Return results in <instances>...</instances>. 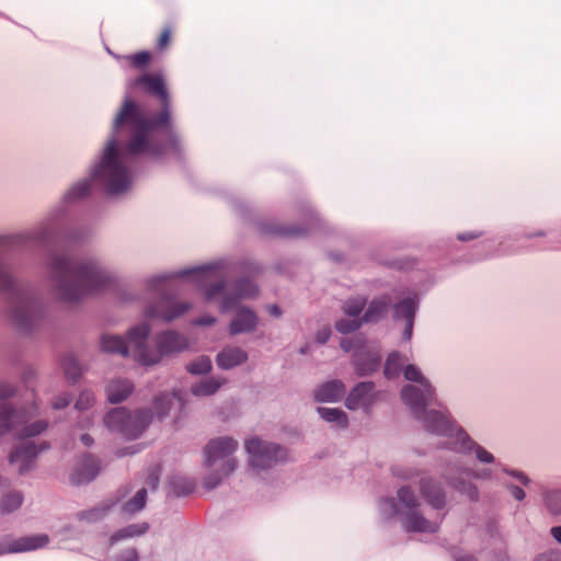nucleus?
<instances>
[{
    "mask_svg": "<svg viewBox=\"0 0 561 561\" xmlns=\"http://www.w3.org/2000/svg\"><path fill=\"white\" fill-rule=\"evenodd\" d=\"M131 87H144L147 93L160 101L161 111L157 115L146 116L131 99H125L114 119L113 128L117 131L123 125L129 126L130 136L124 146L126 154L160 157L165 151L164 146L152 133L157 128L169 126L171 122V98L164 79L161 75L145 73L136 78Z\"/></svg>",
    "mask_w": 561,
    "mask_h": 561,
    "instance_id": "f257e3e1",
    "label": "nucleus"
},
{
    "mask_svg": "<svg viewBox=\"0 0 561 561\" xmlns=\"http://www.w3.org/2000/svg\"><path fill=\"white\" fill-rule=\"evenodd\" d=\"M50 265L58 296L65 301H76L87 294L106 288L110 283L105 272L92 262L80 263L55 256Z\"/></svg>",
    "mask_w": 561,
    "mask_h": 561,
    "instance_id": "f03ea898",
    "label": "nucleus"
},
{
    "mask_svg": "<svg viewBox=\"0 0 561 561\" xmlns=\"http://www.w3.org/2000/svg\"><path fill=\"white\" fill-rule=\"evenodd\" d=\"M36 415V409L15 411L7 403L0 404V436L13 431L22 440L10 454L9 461L11 465H19V472L22 474L30 469V463L42 450L48 448L47 445L38 447L28 438L43 433L48 424L44 420L31 422Z\"/></svg>",
    "mask_w": 561,
    "mask_h": 561,
    "instance_id": "7ed1b4c3",
    "label": "nucleus"
},
{
    "mask_svg": "<svg viewBox=\"0 0 561 561\" xmlns=\"http://www.w3.org/2000/svg\"><path fill=\"white\" fill-rule=\"evenodd\" d=\"M434 399L435 388L431 383L419 385V387L407 385L401 390V400L416 419L423 420L425 428L428 432L447 436L454 432L450 419L438 411L425 413V409L434 403Z\"/></svg>",
    "mask_w": 561,
    "mask_h": 561,
    "instance_id": "20e7f679",
    "label": "nucleus"
},
{
    "mask_svg": "<svg viewBox=\"0 0 561 561\" xmlns=\"http://www.w3.org/2000/svg\"><path fill=\"white\" fill-rule=\"evenodd\" d=\"M150 328L140 324L130 329V343L135 346V359L142 365L158 364L163 356L172 355L187 348L184 335L175 331H165L157 335L156 348H149L147 339Z\"/></svg>",
    "mask_w": 561,
    "mask_h": 561,
    "instance_id": "39448f33",
    "label": "nucleus"
},
{
    "mask_svg": "<svg viewBox=\"0 0 561 561\" xmlns=\"http://www.w3.org/2000/svg\"><path fill=\"white\" fill-rule=\"evenodd\" d=\"M92 176L102 181L110 194L122 193L128 188L130 174L121 160L118 144L115 137L107 141L103 158L94 168Z\"/></svg>",
    "mask_w": 561,
    "mask_h": 561,
    "instance_id": "423d86ee",
    "label": "nucleus"
},
{
    "mask_svg": "<svg viewBox=\"0 0 561 561\" xmlns=\"http://www.w3.org/2000/svg\"><path fill=\"white\" fill-rule=\"evenodd\" d=\"M152 421L150 410L141 409L134 412L125 408L111 410L103 419L108 431L118 433L127 439L138 438Z\"/></svg>",
    "mask_w": 561,
    "mask_h": 561,
    "instance_id": "0eeeda50",
    "label": "nucleus"
},
{
    "mask_svg": "<svg viewBox=\"0 0 561 561\" xmlns=\"http://www.w3.org/2000/svg\"><path fill=\"white\" fill-rule=\"evenodd\" d=\"M420 502L410 486H402L398 490L397 513L408 531L435 533L438 529V522L426 519L420 512Z\"/></svg>",
    "mask_w": 561,
    "mask_h": 561,
    "instance_id": "6e6552de",
    "label": "nucleus"
},
{
    "mask_svg": "<svg viewBox=\"0 0 561 561\" xmlns=\"http://www.w3.org/2000/svg\"><path fill=\"white\" fill-rule=\"evenodd\" d=\"M237 448L238 442L231 437L210 439L204 448V465L211 468L220 462L221 474L227 476L236 469V460L232 454Z\"/></svg>",
    "mask_w": 561,
    "mask_h": 561,
    "instance_id": "1a4fd4ad",
    "label": "nucleus"
},
{
    "mask_svg": "<svg viewBox=\"0 0 561 561\" xmlns=\"http://www.w3.org/2000/svg\"><path fill=\"white\" fill-rule=\"evenodd\" d=\"M245 449L249 454L250 463L254 468H271L287 459V451L282 446L264 442L257 437L247 440Z\"/></svg>",
    "mask_w": 561,
    "mask_h": 561,
    "instance_id": "9d476101",
    "label": "nucleus"
},
{
    "mask_svg": "<svg viewBox=\"0 0 561 561\" xmlns=\"http://www.w3.org/2000/svg\"><path fill=\"white\" fill-rule=\"evenodd\" d=\"M49 538L45 534L25 536L18 539L5 537L0 541V556L32 551L45 547Z\"/></svg>",
    "mask_w": 561,
    "mask_h": 561,
    "instance_id": "9b49d317",
    "label": "nucleus"
},
{
    "mask_svg": "<svg viewBox=\"0 0 561 561\" xmlns=\"http://www.w3.org/2000/svg\"><path fill=\"white\" fill-rule=\"evenodd\" d=\"M100 469V460L90 454H85L78 460L70 474V482L75 485L89 483L99 474Z\"/></svg>",
    "mask_w": 561,
    "mask_h": 561,
    "instance_id": "f8f14e48",
    "label": "nucleus"
},
{
    "mask_svg": "<svg viewBox=\"0 0 561 561\" xmlns=\"http://www.w3.org/2000/svg\"><path fill=\"white\" fill-rule=\"evenodd\" d=\"M191 308L190 304L176 302L170 297H163L156 306L149 307L147 314L151 318H160L164 321H172Z\"/></svg>",
    "mask_w": 561,
    "mask_h": 561,
    "instance_id": "ddd939ff",
    "label": "nucleus"
},
{
    "mask_svg": "<svg viewBox=\"0 0 561 561\" xmlns=\"http://www.w3.org/2000/svg\"><path fill=\"white\" fill-rule=\"evenodd\" d=\"M375 385L371 381H363L356 385L348 393L345 405L350 410L365 409L367 410L374 401Z\"/></svg>",
    "mask_w": 561,
    "mask_h": 561,
    "instance_id": "4468645a",
    "label": "nucleus"
},
{
    "mask_svg": "<svg viewBox=\"0 0 561 561\" xmlns=\"http://www.w3.org/2000/svg\"><path fill=\"white\" fill-rule=\"evenodd\" d=\"M424 500L434 508L442 510L446 505V494L440 484L430 478H423L420 485Z\"/></svg>",
    "mask_w": 561,
    "mask_h": 561,
    "instance_id": "2eb2a0df",
    "label": "nucleus"
},
{
    "mask_svg": "<svg viewBox=\"0 0 561 561\" xmlns=\"http://www.w3.org/2000/svg\"><path fill=\"white\" fill-rule=\"evenodd\" d=\"M257 317L255 312L249 308L242 307L238 310L236 317L229 325L230 335L252 332L256 329Z\"/></svg>",
    "mask_w": 561,
    "mask_h": 561,
    "instance_id": "dca6fc26",
    "label": "nucleus"
},
{
    "mask_svg": "<svg viewBox=\"0 0 561 561\" xmlns=\"http://www.w3.org/2000/svg\"><path fill=\"white\" fill-rule=\"evenodd\" d=\"M345 386L341 380L334 379L320 385L313 391L317 402H335L345 394Z\"/></svg>",
    "mask_w": 561,
    "mask_h": 561,
    "instance_id": "f3484780",
    "label": "nucleus"
},
{
    "mask_svg": "<svg viewBox=\"0 0 561 561\" xmlns=\"http://www.w3.org/2000/svg\"><path fill=\"white\" fill-rule=\"evenodd\" d=\"M381 357L377 352L358 351L354 363L358 376H367L378 369Z\"/></svg>",
    "mask_w": 561,
    "mask_h": 561,
    "instance_id": "a211bd4d",
    "label": "nucleus"
},
{
    "mask_svg": "<svg viewBox=\"0 0 561 561\" xmlns=\"http://www.w3.org/2000/svg\"><path fill=\"white\" fill-rule=\"evenodd\" d=\"M101 346L107 353H117L125 356L131 352L135 357V346L130 343V331L128 332L127 342L118 335H103Z\"/></svg>",
    "mask_w": 561,
    "mask_h": 561,
    "instance_id": "6ab92c4d",
    "label": "nucleus"
},
{
    "mask_svg": "<svg viewBox=\"0 0 561 561\" xmlns=\"http://www.w3.org/2000/svg\"><path fill=\"white\" fill-rule=\"evenodd\" d=\"M237 291H238V294L236 297L228 296V295L224 297L222 302L220 305V310L222 312L231 309L237 304V301L241 298H252V297L256 296L257 288L253 282L248 280V279H242L237 284Z\"/></svg>",
    "mask_w": 561,
    "mask_h": 561,
    "instance_id": "aec40b11",
    "label": "nucleus"
},
{
    "mask_svg": "<svg viewBox=\"0 0 561 561\" xmlns=\"http://www.w3.org/2000/svg\"><path fill=\"white\" fill-rule=\"evenodd\" d=\"M456 432L457 435V444H459L458 450L460 451H470L472 448H476L477 457L482 462H492L493 456L491 453L485 450L483 447L477 445L462 430L454 426V432L450 434L453 435Z\"/></svg>",
    "mask_w": 561,
    "mask_h": 561,
    "instance_id": "412c9836",
    "label": "nucleus"
},
{
    "mask_svg": "<svg viewBox=\"0 0 561 561\" xmlns=\"http://www.w3.org/2000/svg\"><path fill=\"white\" fill-rule=\"evenodd\" d=\"M248 359L247 353L240 347H226L218 353L216 362L222 369H231Z\"/></svg>",
    "mask_w": 561,
    "mask_h": 561,
    "instance_id": "4be33fe9",
    "label": "nucleus"
},
{
    "mask_svg": "<svg viewBox=\"0 0 561 561\" xmlns=\"http://www.w3.org/2000/svg\"><path fill=\"white\" fill-rule=\"evenodd\" d=\"M390 304L391 299L386 295L373 299L368 305L362 321L365 323H374L381 320L387 314Z\"/></svg>",
    "mask_w": 561,
    "mask_h": 561,
    "instance_id": "5701e85b",
    "label": "nucleus"
},
{
    "mask_svg": "<svg viewBox=\"0 0 561 561\" xmlns=\"http://www.w3.org/2000/svg\"><path fill=\"white\" fill-rule=\"evenodd\" d=\"M133 383L126 379H116L106 387L107 399L112 403L124 401L133 391Z\"/></svg>",
    "mask_w": 561,
    "mask_h": 561,
    "instance_id": "b1692460",
    "label": "nucleus"
},
{
    "mask_svg": "<svg viewBox=\"0 0 561 561\" xmlns=\"http://www.w3.org/2000/svg\"><path fill=\"white\" fill-rule=\"evenodd\" d=\"M261 230L263 233L279 236L285 238L291 237H302L306 234V231L297 226H282L276 224H264L261 226Z\"/></svg>",
    "mask_w": 561,
    "mask_h": 561,
    "instance_id": "393cba45",
    "label": "nucleus"
},
{
    "mask_svg": "<svg viewBox=\"0 0 561 561\" xmlns=\"http://www.w3.org/2000/svg\"><path fill=\"white\" fill-rule=\"evenodd\" d=\"M114 505L113 502H104L91 510L82 511L78 513V518L85 523H95L104 518L111 507Z\"/></svg>",
    "mask_w": 561,
    "mask_h": 561,
    "instance_id": "a878e982",
    "label": "nucleus"
},
{
    "mask_svg": "<svg viewBox=\"0 0 561 561\" xmlns=\"http://www.w3.org/2000/svg\"><path fill=\"white\" fill-rule=\"evenodd\" d=\"M404 362L405 359L399 352L389 354L383 367L385 377L388 379L397 378L400 375Z\"/></svg>",
    "mask_w": 561,
    "mask_h": 561,
    "instance_id": "bb28decb",
    "label": "nucleus"
},
{
    "mask_svg": "<svg viewBox=\"0 0 561 561\" xmlns=\"http://www.w3.org/2000/svg\"><path fill=\"white\" fill-rule=\"evenodd\" d=\"M415 302L411 298H405L393 306V318L396 320L403 319L405 322L414 320Z\"/></svg>",
    "mask_w": 561,
    "mask_h": 561,
    "instance_id": "cd10ccee",
    "label": "nucleus"
},
{
    "mask_svg": "<svg viewBox=\"0 0 561 561\" xmlns=\"http://www.w3.org/2000/svg\"><path fill=\"white\" fill-rule=\"evenodd\" d=\"M320 416L330 423H336L339 427L347 426V415L340 409L335 408H318Z\"/></svg>",
    "mask_w": 561,
    "mask_h": 561,
    "instance_id": "c85d7f7f",
    "label": "nucleus"
},
{
    "mask_svg": "<svg viewBox=\"0 0 561 561\" xmlns=\"http://www.w3.org/2000/svg\"><path fill=\"white\" fill-rule=\"evenodd\" d=\"M148 528H149V526L147 523L128 525L127 527L122 528L118 531H116L111 537V541L116 542V541H119L125 538L140 536V535L145 534L148 530Z\"/></svg>",
    "mask_w": 561,
    "mask_h": 561,
    "instance_id": "c756f323",
    "label": "nucleus"
},
{
    "mask_svg": "<svg viewBox=\"0 0 561 561\" xmlns=\"http://www.w3.org/2000/svg\"><path fill=\"white\" fill-rule=\"evenodd\" d=\"M221 386V381L216 378H207L194 385L191 389L194 396L204 397L214 394Z\"/></svg>",
    "mask_w": 561,
    "mask_h": 561,
    "instance_id": "7c9ffc66",
    "label": "nucleus"
},
{
    "mask_svg": "<svg viewBox=\"0 0 561 561\" xmlns=\"http://www.w3.org/2000/svg\"><path fill=\"white\" fill-rule=\"evenodd\" d=\"M146 500H147V490L145 488H142L137 491V493L133 496V499H130L123 505L122 510L126 514H135L145 507Z\"/></svg>",
    "mask_w": 561,
    "mask_h": 561,
    "instance_id": "2f4dec72",
    "label": "nucleus"
},
{
    "mask_svg": "<svg viewBox=\"0 0 561 561\" xmlns=\"http://www.w3.org/2000/svg\"><path fill=\"white\" fill-rule=\"evenodd\" d=\"M122 59L126 60L134 69L145 70L148 68L152 59V55L147 50H141L133 55L124 56Z\"/></svg>",
    "mask_w": 561,
    "mask_h": 561,
    "instance_id": "473e14b6",
    "label": "nucleus"
},
{
    "mask_svg": "<svg viewBox=\"0 0 561 561\" xmlns=\"http://www.w3.org/2000/svg\"><path fill=\"white\" fill-rule=\"evenodd\" d=\"M23 497L20 492L12 491L3 496L0 502V511L3 514L18 510L22 504Z\"/></svg>",
    "mask_w": 561,
    "mask_h": 561,
    "instance_id": "72a5a7b5",
    "label": "nucleus"
},
{
    "mask_svg": "<svg viewBox=\"0 0 561 561\" xmlns=\"http://www.w3.org/2000/svg\"><path fill=\"white\" fill-rule=\"evenodd\" d=\"M61 365H62L65 376L69 380L76 381L80 377L81 367H80L78 360L76 359V357H73L72 355L65 356L62 358Z\"/></svg>",
    "mask_w": 561,
    "mask_h": 561,
    "instance_id": "f704fd0d",
    "label": "nucleus"
},
{
    "mask_svg": "<svg viewBox=\"0 0 561 561\" xmlns=\"http://www.w3.org/2000/svg\"><path fill=\"white\" fill-rule=\"evenodd\" d=\"M366 304H367V300L365 297L357 296L354 298H350L344 302L343 311L347 316L357 319V317L362 313Z\"/></svg>",
    "mask_w": 561,
    "mask_h": 561,
    "instance_id": "c9c22d12",
    "label": "nucleus"
},
{
    "mask_svg": "<svg viewBox=\"0 0 561 561\" xmlns=\"http://www.w3.org/2000/svg\"><path fill=\"white\" fill-rule=\"evenodd\" d=\"M175 394L164 393L156 398L154 400V410L157 416L161 420L165 417L169 413V410L172 405Z\"/></svg>",
    "mask_w": 561,
    "mask_h": 561,
    "instance_id": "e433bc0d",
    "label": "nucleus"
},
{
    "mask_svg": "<svg viewBox=\"0 0 561 561\" xmlns=\"http://www.w3.org/2000/svg\"><path fill=\"white\" fill-rule=\"evenodd\" d=\"M186 368L193 375L207 374L211 369V360L208 356H201L191 362Z\"/></svg>",
    "mask_w": 561,
    "mask_h": 561,
    "instance_id": "4c0bfd02",
    "label": "nucleus"
},
{
    "mask_svg": "<svg viewBox=\"0 0 561 561\" xmlns=\"http://www.w3.org/2000/svg\"><path fill=\"white\" fill-rule=\"evenodd\" d=\"M90 190V181L85 180L78 182L69 190V192L67 193V198L72 201L85 197L89 194Z\"/></svg>",
    "mask_w": 561,
    "mask_h": 561,
    "instance_id": "58836bf2",
    "label": "nucleus"
},
{
    "mask_svg": "<svg viewBox=\"0 0 561 561\" xmlns=\"http://www.w3.org/2000/svg\"><path fill=\"white\" fill-rule=\"evenodd\" d=\"M403 376L407 380L416 382L419 385L431 383L415 365H407L403 370Z\"/></svg>",
    "mask_w": 561,
    "mask_h": 561,
    "instance_id": "ea45409f",
    "label": "nucleus"
},
{
    "mask_svg": "<svg viewBox=\"0 0 561 561\" xmlns=\"http://www.w3.org/2000/svg\"><path fill=\"white\" fill-rule=\"evenodd\" d=\"M363 322L362 319L356 318L341 319L335 323V329L342 334H347L359 329Z\"/></svg>",
    "mask_w": 561,
    "mask_h": 561,
    "instance_id": "a19ab883",
    "label": "nucleus"
},
{
    "mask_svg": "<svg viewBox=\"0 0 561 561\" xmlns=\"http://www.w3.org/2000/svg\"><path fill=\"white\" fill-rule=\"evenodd\" d=\"M546 504L552 514H561V492L553 491L546 495Z\"/></svg>",
    "mask_w": 561,
    "mask_h": 561,
    "instance_id": "79ce46f5",
    "label": "nucleus"
},
{
    "mask_svg": "<svg viewBox=\"0 0 561 561\" xmlns=\"http://www.w3.org/2000/svg\"><path fill=\"white\" fill-rule=\"evenodd\" d=\"M94 403V396L91 391H82L76 401V409L79 411L88 410Z\"/></svg>",
    "mask_w": 561,
    "mask_h": 561,
    "instance_id": "37998d69",
    "label": "nucleus"
},
{
    "mask_svg": "<svg viewBox=\"0 0 561 561\" xmlns=\"http://www.w3.org/2000/svg\"><path fill=\"white\" fill-rule=\"evenodd\" d=\"M172 36V27L170 25H165L161 31L158 39H157V49L164 50L169 47Z\"/></svg>",
    "mask_w": 561,
    "mask_h": 561,
    "instance_id": "c03bdc74",
    "label": "nucleus"
},
{
    "mask_svg": "<svg viewBox=\"0 0 561 561\" xmlns=\"http://www.w3.org/2000/svg\"><path fill=\"white\" fill-rule=\"evenodd\" d=\"M460 492L466 493L471 500H476L478 497V490L471 483H460L456 485Z\"/></svg>",
    "mask_w": 561,
    "mask_h": 561,
    "instance_id": "a18cd8bd",
    "label": "nucleus"
},
{
    "mask_svg": "<svg viewBox=\"0 0 561 561\" xmlns=\"http://www.w3.org/2000/svg\"><path fill=\"white\" fill-rule=\"evenodd\" d=\"M224 288H225V284L222 282H219V283L210 286L206 290V299L210 300V299L215 298L217 295H219L224 291Z\"/></svg>",
    "mask_w": 561,
    "mask_h": 561,
    "instance_id": "49530a36",
    "label": "nucleus"
},
{
    "mask_svg": "<svg viewBox=\"0 0 561 561\" xmlns=\"http://www.w3.org/2000/svg\"><path fill=\"white\" fill-rule=\"evenodd\" d=\"M221 481V477L217 473H210L205 478L204 486L208 490L215 489Z\"/></svg>",
    "mask_w": 561,
    "mask_h": 561,
    "instance_id": "de8ad7c7",
    "label": "nucleus"
},
{
    "mask_svg": "<svg viewBox=\"0 0 561 561\" xmlns=\"http://www.w3.org/2000/svg\"><path fill=\"white\" fill-rule=\"evenodd\" d=\"M71 401V398L68 394H61L55 398L53 401V408L56 410L66 408Z\"/></svg>",
    "mask_w": 561,
    "mask_h": 561,
    "instance_id": "09e8293b",
    "label": "nucleus"
},
{
    "mask_svg": "<svg viewBox=\"0 0 561 561\" xmlns=\"http://www.w3.org/2000/svg\"><path fill=\"white\" fill-rule=\"evenodd\" d=\"M15 392V389L12 385L8 382H0V400L10 398Z\"/></svg>",
    "mask_w": 561,
    "mask_h": 561,
    "instance_id": "8fccbe9b",
    "label": "nucleus"
},
{
    "mask_svg": "<svg viewBox=\"0 0 561 561\" xmlns=\"http://www.w3.org/2000/svg\"><path fill=\"white\" fill-rule=\"evenodd\" d=\"M535 561H561V554L556 551H548L539 554Z\"/></svg>",
    "mask_w": 561,
    "mask_h": 561,
    "instance_id": "3c124183",
    "label": "nucleus"
},
{
    "mask_svg": "<svg viewBox=\"0 0 561 561\" xmlns=\"http://www.w3.org/2000/svg\"><path fill=\"white\" fill-rule=\"evenodd\" d=\"M331 336V329L330 327L325 325L322 329H320L316 334V340L320 344H324Z\"/></svg>",
    "mask_w": 561,
    "mask_h": 561,
    "instance_id": "603ef678",
    "label": "nucleus"
},
{
    "mask_svg": "<svg viewBox=\"0 0 561 561\" xmlns=\"http://www.w3.org/2000/svg\"><path fill=\"white\" fill-rule=\"evenodd\" d=\"M119 561H138V553L135 549L126 550L121 554Z\"/></svg>",
    "mask_w": 561,
    "mask_h": 561,
    "instance_id": "864d4df0",
    "label": "nucleus"
},
{
    "mask_svg": "<svg viewBox=\"0 0 561 561\" xmlns=\"http://www.w3.org/2000/svg\"><path fill=\"white\" fill-rule=\"evenodd\" d=\"M215 322L216 318L211 316L201 317L194 321V323L197 325H213Z\"/></svg>",
    "mask_w": 561,
    "mask_h": 561,
    "instance_id": "5fc2aeb1",
    "label": "nucleus"
},
{
    "mask_svg": "<svg viewBox=\"0 0 561 561\" xmlns=\"http://www.w3.org/2000/svg\"><path fill=\"white\" fill-rule=\"evenodd\" d=\"M481 236V232H462L458 234L460 241H470Z\"/></svg>",
    "mask_w": 561,
    "mask_h": 561,
    "instance_id": "6e6d98bb",
    "label": "nucleus"
},
{
    "mask_svg": "<svg viewBox=\"0 0 561 561\" xmlns=\"http://www.w3.org/2000/svg\"><path fill=\"white\" fill-rule=\"evenodd\" d=\"M510 490H511L512 495H513L516 500L520 501V500H523V499L525 497V492H524V490H523L522 488H519V486H515V485H512V486L510 488Z\"/></svg>",
    "mask_w": 561,
    "mask_h": 561,
    "instance_id": "4d7b16f0",
    "label": "nucleus"
},
{
    "mask_svg": "<svg viewBox=\"0 0 561 561\" xmlns=\"http://www.w3.org/2000/svg\"><path fill=\"white\" fill-rule=\"evenodd\" d=\"M341 347L345 351V352H351L355 348V342L351 339H342L341 340Z\"/></svg>",
    "mask_w": 561,
    "mask_h": 561,
    "instance_id": "13d9d810",
    "label": "nucleus"
},
{
    "mask_svg": "<svg viewBox=\"0 0 561 561\" xmlns=\"http://www.w3.org/2000/svg\"><path fill=\"white\" fill-rule=\"evenodd\" d=\"M413 324H414V320H409V321L405 322V329H404V332H403V337L405 340H408V341L412 337Z\"/></svg>",
    "mask_w": 561,
    "mask_h": 561,
    "instance_id": "bf43d9fd",
    "label": "nucleus"
},
{
    "mask_svg": "<svg viewBox=\"0 0 561 561\" xmlns=\"http://www.w3.org/2000/svg\"><path fill=\"white\" fill-rule=\"evenodd\" d=\"M193 490V485L192 484H185L183 486V489L179 490L178 489V485L174 483V492L176 495H186L188 493H191Z\"/></svg>",
    "mask_w": 561,
    "mask_h": 561,
    "instance_id": "052dcab7",
    "label": "nucleus"
},
{
    "mask_svg": "<svg viewBox=\"0 0 561 561\" xmlns=\"http://www.w3.org/2000/svg\"><path fill=\"white\" fill-rule=\"evenodd\" d=\"M551 536L559 542L561 543V526H556V527H552L551 530Z\"/></svg>",
    "mask_w": 561,
    "mask_h": 561,
    "instance_id": "680f3d73",
    "label": "nucleus"
},
{
    "mask_svg": "<svg viewBox=\"0 0 561 561\" xmlns=\"http://www.w3.org/2000/svg\"><path fill=\"white\" fill-rule=\"evenodd\" d=\"M267 311L270 312L271 316L276 317V318L282 314V311L277 305L268 306Z\"/></svg>",
    "mask_w": 561,
    "mask_h": 561,
    "instance_id": "e2e57ef3",
    "label": "nucleus"
},
{
    "mask_svg": "<svg viewBox=\"0 0 561 561\" xmlns=\"http://www.w3.org/2000/svg\"><path fill=\"white\" fill-rule=\"evenodd\" d=\"M80 440H81V443H82L84 446H91V445L93 444V442H94V440H93V438H92V436H91V435H89V434H82V435L80 436Z\"/></svg>",
    "mask_w": 561,
    "mask_h": 561,
    "instance_id": "0e129e2a",
    "label": "nucleus"
},
{
    "mask_svg": "<svg viewBox=\"0 0 561 561\" xmlns=\"http://www.w3.org/2000/svg\"><path fill=\"white\" fill-rule=\"evenodd\" d=\"M159 482V477L157 473H152L149 476V484L152 486V489H156Z\"/></svg>",
    "mask_w": 561,
    "mask_h": 561,
    "instance_id": "69168bd1",
    "label": "nucleus"
},
{
    "mask_svg": "<svg viewBox=\"0 0 561 561\" xmlns=\"http://www.w3.org/2000/svg\"><path fill=\"white\" fill-rule=\"evenodd\" d=\"M514 477L518 478L524 484H527L529 482V479L523 473V472H511Z\"/></svg>",
    "mask_w": 561,
    "mask_h": 561,
    "instance_id": "338daca9",
    "label": "nucleus"
},
{
    "mask_svg": "<svg viewBox=\"0 0 561 561\" xmlns=\"http://www.w3.org/2000/svg\"><path fill=\"white\" fill-rule=\"evenodd\" d=\"M456 561H476V560L471 556H461V557H457Z\"/></svg>",
    "mask_w": 561,
    "mask_h": 561,
    "instance_id": "774afa93",
    "label": "nucleus"
}]
</instances>
